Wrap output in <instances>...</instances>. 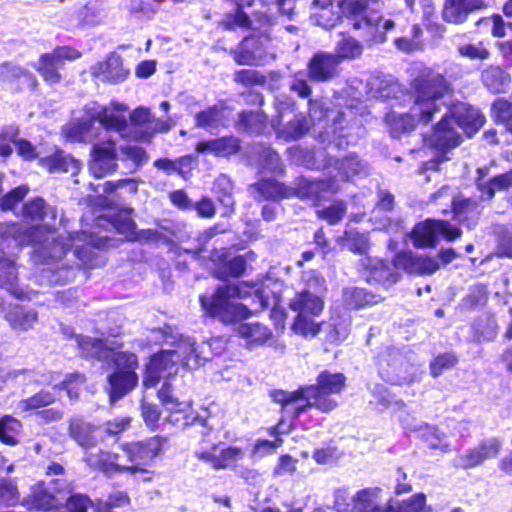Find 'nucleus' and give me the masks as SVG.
<instances>
[{
	"mask_svg": "<svg viewBox=\"0 0 512 512\" xmlns=\"http://www.w3.org/2000/svg\"><path fill=\"white\" fill-rule=\"evenodd\" d=\"M200 301L208 315L230 323L249 317L252 310L274 307L280 300L269 284L251 288L240 284L219 287L213 296L201 297Z\"/></svg>",
	"mask_w": 512,
	"mask_h": 512,
	"instance_id": "1",
	"label": "nucleus"
},
{
	"mask_svg": "<svg viewBox=\"0 0 512 512\" xmlns=\"http://www.w3.org/2000/svg\"><path fill=\"white\" fill-rule=\"evenodd\" d=\"M411 86L413 104L409 112L393 110L386 116V123L394 137L412 131L418 123H428L440 110L438 100L449 90L445 78L432 70L422 72Z\"/></svg>",
	"mask_w": 512,
	"mask_h": 512,
	"instance_id": "2",
	"label": "nucleus"
},
{
	"mask_svg": "<svg viewBox=\"0 0 512 512\" xmlns=\"http://www.w3.org/2000/svg\"><path fill=\"white\" fill-rule=\"evenodd\" d=\"M484 124V116L479 110L464 103L455 105L449 114H446L437 124L430 136L425 139L428 146L437 151L436 160L424 165V169H437V165L447 160L449 150L457 147L461 142L458 129H462L471 137Z\"/></svg>",
	"mask_w": 512,
	"mask_h": 512,
	"instance_id": "3",
	"label": "nucleus"
},
{
	"mask_svg": "<svg viewBox=\"0 0 512 512\" xmlns=\"http://www.w3.org/2000/svg\"><path fill=\"white\" fill-rule=\"evenodd\" d=\"M76 342L83 355L103 360H110L115 365V371L108 377L110 384V399L112 402L119 400L129 393L138 383L136 369L138 360L135 354L117 352L115 343H109L108 339H94L90 337H77Z\"/></svg>",
	"mask_w": 512,
	"mask_h": 512,
	"instance_id": "4",
	"label": "nucleus"
},
{
	"mask_svg": "<svg viewBox=\"0 0 512 512\" xmlns=\"http://www.w3.org/2000/svg\"><path fill=\"white\" fill-rule=\"evenodd\" d=\"M345 380L341 373L325 371L318 376L317 386L304 387L293 392L277 391L273 397L286 413L293 416H297L308 407L330 412L337 406V402L330 395L340 393L345 386Z\"/></svg>",
	"mask_w": 512,
	"mask_h": 512,
	"instance_id": "5",
	"label": "nucleus"
},
{
	"mask_svg": "<svg viewBox=\"0 0 512 512\" xmlns=\"http://www.w3.org/2000/svg\"><path fill=\"white\" fill-rule=\"evenodd\" d=\"M205 347L204 343L196 347L191 338L181 336L173 349L163 350L151 357L146 365L143 385L147 388L154 387L160 379L175 375L179 365L190 369L198 367L202 361L207 360Z\"/></svg>",
	"mask_w": 512,
	"mask_h": 512,
	"instance_id": "6",
	"label": "nucleus"
},
{
	"mask_svg": "<svg viewBox=\"0 0 512 512\" xmlns=\"http://www.w3.org/2000/svg\"><path fill=\"white\" fill-rule=\"evenodd\" d=\"M85 117L81 121H73L63 128L64 136L70 141H89L95 135L92 132V123L97 121L106 130L120 133L126 136L128 127L127 112L125 104L112 101L102 106L96 102L87 104L84 107Z\"/></svg>",
	"mask_w": 512,
	"mask_h": 512,
	"instance_id": "7",
	"label": "nucleus"
},
{
	"mask_svg": "<svg viewBox=\"0 0 512 512\" xmlns=\"http://www.w3.org/2000/svg\"><path fill=\"white\" fill-rule=\"evenodd\" d=\"M324 280H309L307 288L295 293L289 300V308L297 315L292 329L304 337H315L321 330V323L314 320L324 309Z\"/></svg>",
	"mask_w": 512,
	"mask_h": 512,
	"instance_id": "8",
	"label": "nucleus"
},
{
	"mask_svg": "<svg viewBox=\"0 0 512 512\" xmlns=\"http://www.w3.org/2000/svg\"><path fill=\"white\" fill-rule=\"evenodd\" d=\"M344 17L353 20V28L365 29L366 36L374 42H383L385 32L394 27L391 20H383L377 13H367L366 0H342L339 5Z\"/></svg>",
	"mask_w": 512,
	"mask_h": 512,
	"instance_id": "9",
	"label": "nucleus"
},
{
	"mask_svg": "<svg viewBox=\"0 0 512 512\" xmlns=\"http://www.w3.org/2000/svg\"><path fill=\"white\" fill-rule=\"evenodd\" d=\"M163 442L159 437H152L145 441L127 444V455L131 457L134 476L141 481L149 482L153 479V472L146 467L158 456L162 450Z\"/></svg>",
	"mask_w": 512,
	"mask_h": 512,
	"instance_id": "10",
	"label": "nucleus"
},
{
	"mask_svg": "<svg viewBox=\"0 0 512 512\" xmlns=\"http://www.w3.org/2000/svg\"><path fill=\"white\" fill-rule=\"evenodd\" d=\"M461 235L458 228L446 221L426 220L418 223L411 234L414 246L417 248L434 247L440 236L446 240H454Z\"/></svg>",
	"mask_w": 512,
	"mask_h": 512,
	"instance_id": "11",
	"label": "nucleus"
},
{
	"mask_svg": "<svg viewBox=\"0 0 512 512\" xmlns=\"http://www.w3.org/2000/svg\"><path fill=\"white\" fill-rule=\"evenodd\" d=\"M80 57V53L70 47L56 48L50 54H44L40 57L37 66L38 72L46 82L51 84L60 81L58 70L62 67L65 60H75Z\"/></svg>",
	"mask_w": 512,
	"mask_h": 512,
	"instance_id": "12",
	"label": "nucleus"
},
{
	"mask_svg": "<svg viewBox=\"0 0 512 512\" xmlns=\"http://www.w3.org/2000/svg\"><path fill=\"white\" fill-rule=\"evenodd\" d=\"M501 447L502 443L498 438L484 439L458 457V466L463 469H469L481 465L486 460L496 458L500 453Z\"/></svg>",
	"mask_w": 512,
	"mask_h": 512,
	"instance_id": "13",
	"label": "nucleus"
},
{
	"mask_svg": "<svg viewBox=\"0 0 512 512\" xmlns=\"http://www.w3.org/2000/svg\"><path fill=\"white\" fill-rule=\"evenodd\" d=\"M195 455L199 460L209 464L212 468L220 470L235 466L244 458L245 452L236 446L219 448V446L215 445L210 450L197 451Z\"/></svg>",
	"mask_w": 512,
	"mask_h": 512,
	"instance_id": "14",
	"label": "nucleus"
},
{
	"mask_svg": "<svg viewBox=\"0 0 512 512\" xmlns=\"http://www.w3.org/2000/svg\"><path fill=\"white\" fill-rule=\"evenodd\" d=\"M117 154L114 142L96 144L92 151L89 169L95 178H103L117 167Z\"/></svg>",
	"mask_w": 512,
	"mask_h": 512,
	"instance_id": "15",
	"label": "nucleus"
},
{
	"mask_svg": "<svg viewBox=\"0 0 512 512\" xmlns=\"http://www.w3.org/2000/svg\"><path fill=\"white\" fill-rule=\"evenodd\" d=\"M162 405L170 412L169 420L176 424L187 425L192 411L190 400H178L174 397L169 384L165 383L158 392Z\"/></svg>",
	"mask_w": 512,
	"mask_h": 512,
	"instance_id": "16",
	"label": "nucleus"
},
{
	"mask_svg": "<svg viewBox=\"0 0 512 512\" xmlns=\"http://www.w3.org/2000/svg\"><path fill=\"white\" fill-rule=\"evenodd\" d=\"M267 38L246 37L235 55V60L241 65H255L264 57Z\"/></svg>",
	"mask_w": 512,
	"mask_h": 512,
	"instance_id": "17",
	"label": "nucleus"
},
{
	"mask_svg": "<svg viewBox=\"0 0 512 512\" xmlns=\"http://www.w3.org/2000/svg\"><path fill=\"white\" fill-rule=\"evenodd\" d=\"M339 60L334 54L318 53L309 63V76L315 81H326L337 73Z\"/></svg>",
	"mask_w": 512,
	"mask_h": 512,
	"instance_id": "18",
	"label": "nucleus"
},
{
	"mask_svg": "<svg viewBox=\"0 0 512 512\" xmlns=\"http://www.w3.org/2000/svg\"><path fill=\"white\" fill-rule=\"evenodd\" d=\"M129 71L123 66L122 59L118 54L111 53L106 61L94 67V74L103 80L120 82L126 79Z\"/></svg>",
	"mask_w": 512,
	"mask_h": 512,
	"instance_id": "19",
	"label": "nucleus"
},
{
	"mask_svg": "<svg viewBox=\"0 0 512 512\" xmlns=\"http://www.w3.org/2000/svg\"><path fill=\"white\" fill-rule=\"evenodd\" d=\"M396 265L404 268L410 273L432 274L439 269L436 259L422 256H415L411 253L398 255Z\"/></svg>",
	"mask_w": 512,
	"mask_h": 512,
	"instance_id": "20",
	"label": "nucleus"
},
{
	"mask_svg": "<svg viewBox=\"0 0 512 512\" xmlns=\"http://www.w3.org/2000/svg\"><path fill=\"white\" fill-rule=\"evenodd\" d=\"M352 510L356 512H377L382 502V489L368 487L357 491L351 498Z\"/></svg>",
	"mask_w": 512,
	"mask_h": 512,
	"instance_id": "21",
	"label": "nucleus"
},
{
	"mask_svg": "<svg viewBox=\"0 0 512 512\" xmlns=\"http://www.w3.org/2000/svg\"><path fill=\"white\" fill-rule=\"evenodd\" d=\"M481 4V0H447L443 17L448 22L461 23L466 19L469 11L479 8Z\"/></svg>",
	"mask_w": 512,
	"mask_h": 512,
	"instance_id": "22",
	"label": "nucleus"
},
{
	"mask_svg": "<svg viewBox=\"0 0 512 512\" xmlns=\"http://www.w3.org/2000/svg\"><path fill=\"white\" fill-rule=\"evenodd\" d=\"M40 164L50 173L71 172L74 174L79 168V164L74 158L60 150H56L51 156L41 158Z\"/></svg>",
	"mask_w": 512,
	"mask_h": 512,
	"instance_id": "23",
	"label": "nucleus"
},
{
	"mask_svg": "<svg viewBox=\"0 0 512 512\" xmlns=\"http://www.w3.org/2000/svg\"><path fill=\"white\" fill-rule=\"evenodd\" d=\"M484 85L493 93H505L511 84V77L498 66H491L482 73Z\"/></svg>",
	"mask_w": 512,
	"mask_h": 512,
	"instance_id": "24",
	"label": "nucleus"
},
{
	"mask_svg": "<svg viewBox=\"0 0 512 512\" xmlns=\"http://www.w3.org/2000/svg\"><path fill=\"white\" fill-rule=\"evenodd\" d=\"M415 430L421 432L422 439L426 442L429 448L439 450L442 453L450 451V443L445 433L440 432L436 427L429 426L428 424H421Z\"/></svg>",
	"mask_w": 512,
	"mask_h": 512,
	"instance_id": "25",
	"label": "nucleus"
},
{
	"mask_svg": "<svg viewBox=\"0 0 512 512\" xmlns=\"http://www.w3.org/2000/svg\"><path fill=\"white\" fill-rule=\"evenodd\" d=\"M6 319L14 330L27 331L37 322L38 314L33 310L14 307L8 312Z\"/></svg>",
	"mask_w": 512,
	"mask_h": 512,
	"instance_id": "26",
	"label": "nucleus"
},
{
	"mask_svg": "<svg viewBox=\"0 0 512 512\" xmlns=\"http://www.w3.org/2000/svg\"><path fill=\"white\" fill-rule=\"evenodd\" d=\"M94 427L81 419H71L69 422V434L80 446L94 445Z\"/></svg>",
	"mask_w": 512,
	"mask_h": 512,
	"instance_id": "27",
	"label": "nucleus"
},
{
	"mask_svg": "<svg viewBox=\"0 0 512 512\" xmlns=\"http://www.w3.org/2000/svg\"><path fill=\"white\" fill-rule=\"evenodd\" d=\"M114 457V452L100 451L88 454L85 460L90 467L100 470L107 475H112L118 473L117 467H122L116 464Z\"/></svg>",
	"mask_w": 512,
	"mask_h": 512,
	"instance_id": "28",
	"label": "nucleus"
},
{
	"mask_svg": "<svg viewBox=\"0 0 512 512\" xmlns=\"http://www.w3.org/2000/svg\"><path fill=\"white\" fill-rule=\"evenodd\" d=\"M344 302L350 308H361L366 305L377 304L380 297L361 288H346L343 292Z\"/></svg>",
	"mask_w": 512,
	"mask_h": 512,
	"instance_id": "29",
	"label": "nucleus"
},
{
	"mask_svg": "<svg viewBox=\"0 0 512 512\" xmlns=\"http://www.w3.org/2000/svg\"><path fill=\"white\" fill-rule=\"evenodd\" d=\"M240 337L247 339L250 343L262 344L271 337V331L259 323H243L237 327Z\"/></svg>",
	"mask_w": 512,
	"mask_h": 512,
	"instance_id": "30",
	"label": "nucleus"
},
{
	"mask_svg": "<svg viewBox=\"0 0 512 512\" xmlns=\"http://www.w3.org/2000/svg\"><path fill=\"white\" fill-rule=\"evenodd\" d=\"M22 425L16 418L6 415L0 419V441L7 445H16Z\"/></svg>",
	"mask_w": 512,
	"mask_h": 512,
	"instance_id": "31",
	"label": "nucleus"
},
{
	"mask_svg": "<svg viewBox=\"0 0 512 512\" xmlns=\"http://www.w3.org/2000/svg\"><path fill=\"white\" fill-rule=\"evenodd\" d=\"M363 52L362 44L353 37L342 36V39L337 43L336 54L337 59H354L359 57Z\"/></svg>",
	"mask_w": 512,
	"mask_h": 512,
	"instance_id": "32",
	"label": "nucleus"
},
{
	"mask_svg": "<svg viewBox=\"0 0 512 512\" xmlns=\"http://www.w3.org/2000/svg\"><path fill=\"white\" fill-rule=\"evenodd\" d=\"M25 503L29 509H51L56 507L60 502L39 485L25 500Z\"/></svg>",
	"mask_w": 512,
	"mask_h": 512,
	"instance_id": "33",
	"label": "nucleus"
},
{
	"mask_svg": "<svg viewBox=\"0 0 512 512\" xmlns=\"http://www.w3.org/2000/svg\"><path fill=\"white\" fill-rule=\"evenodd\" d=\"M512 187V170L508 173L494 177L485 185H479L481 198L490 200L494 197L496 190H507Z\"/></svg>",
	"mask_w": 512,
	"mask_h": 512,
	"instance_id": "34",
	"label": "nucleus"
},
{
	"mask_svg": "<svg viewBox=\"0 0 512 512\" xmlns=\"http://www.w3.org/2000/svg\"><path fill=\"white\" fill-rule=\"evenodd\" d=\"M66 506L69 512H103L98 504L93 503L87 496L77 494L71 496Z\"/></svg>",
	"mask_w": 512,
	"mask_h": 512,
	"instance_id": "35",
	"label": "nucleus"
},
{
	"mask_svg": "<svg viewBox=\"0 0 512 512\" xmlns=\"http://www.w3.org/2000/svg\"><path fill=\"white\" fill-rule=\"evenodd\" d=\"M498 324L492 317H488L484 322H478L474 325L475 338L477 341H493L496 338Z\"/></svg>",
	"mask_w": 512,
	"mask_h": 512,
	"instance_id": "36",
	"label": "nucleus"
},
{
	"mask_svg": "<svg viewBox=\"0 0 512 512\" xmlns=\"http://www.w3.org/2000/svg\"><path fill=\"white\" fill-rule=\"evenodd\" d=\"M55 397L46 391H41L32 397L22 400L18 404V409L22 412H26L33 409H38L53 403Z\"/></svg>",
	"mask_w": 512,
	"mask_h": 512,
	"instance_id": "37",
	"label": "nucleus"
},
{
	"mask_svg": "<svg viewBox=\"0 0 512 512\" xmlns=\"http://www.w3.org/2000/svg\"><path fill=\"white\" fill-rule=\"evenodd\" d=\"M307 130L306 121L303 117H296L289 122L283 129L278 130L279 137L284 140H296L300 138Z\"/></svg>",
	"mask_w": 512,
	"mask_h": 512,
	"instance_id": "38",
	"label": "nucleus"
},
{
	"mask_svg": "<svg viewBox=\"0 0 512 512\" xmlns=\"http://www.w3.org/2000/svg\"><path fill=\"white\" fill-rule=\"evenodd\" d=\"M398 503L402 512H432V508L427 505L426 496L423 493L415 494Z\"/></svg>",
	"mask_w": 512,
	"mask_h": 512,
	"instance_id": "39",
	"label": "nucleus"
},
{
	"mask_svg": "<svg viewBox=\"0 0 512 512\" xmlns=\"http://www.w3.org/2000/svg\"><path fill=\"white\" fill-rule=\"evenodd\" d=\"M0 279L2 285L6 286L9 291L15 293L14 283L17 276L14 264L10 259L0 260Z\"/></svg>",
	"mask_w": 512,
	"mask_h": 512,
	"instance_id": "40",
	"label": "nucleus"
},
{
	"mask_svg": "<svg viewBox=\"0 0 512 512\" xmlns=\"http://www.w3.org/2000/svg\"><path fill=\"white\" fill-rule=\"evenodd\" d=\"M461 56L472 60H486L490 56L488 49L482 44H466L458 48Z\"/></svg>",
	"mask_w": 512,
	"mask_h": 512,
	"instance_id": "41",
	"label": "nucleus"
},
{
	"mask_svg": "<svg viewBox=\"0 0 512 512\" xmlns=\"http://www.w3.org/2000/svg\"><path fill=\"white\" fill-rule=\"evenodd\" d=\"M112 225L126 239H135V224L128 214L120 215L115 218Z\"/></svg>",
	"mask_w": 512,
	"mask_h": 512,
	"instance_id": "42",
	"label": "nucleus"
},
{
	"mask_svg": "<svg viewBox=\"0 0 512 512\" xmlns=\"http://www.w3.org/2000/svg\"><path fill=\"white\" fill-rule=\"evenodd\" d=\"M195 119L198 127H213L221 120V111L216 107H211L198 113Z\"/></svg>",
	"mask_w": 512,
	"mask_h": 512,
	"instance_id": "43",
	"label": "nucleus"
},
{
	"mask_svg": "<svg viewBox=\"0 0 512 512\" xmlns=\"http://www.w3.org/2000/svg\"><path fill=\"white\" fill-rule=\"evenodd\" d=\"M456 363L457 358L451 353L439 355L430 364L431 374L438 377L443 370L453 367Z\"/></svg>",
	"mask_w": 512,
	"mask_h": 512,
	"instance_id": "44",
	"label": "nucleus"
},
{
	"mask_svg": "<svg viewBox=\"0 0 512 512\" xmlns=\"http://www.w3.org/2000/svg\"><path fill=\"white\" fill-rule=\"evenodd\" d=\"M264 117L257 112H246L240 115V125L251 132H259L262 129Z\"/></svg>",
	"mask_w": 512,
	"mask_h": 512,
	"instance_id": "45",
	"label": "nucleus"
},
{
	"mask_svg": "<svg viewBox=\"0 0 512 512\" xmlns=\"http://www.w3.org/2000/svg\"><path fill=\"white\" fill-rule=\"evenodd\" d=\"M29 188L27 186H19L13 191L5 195L0 201V207L2 210H10L17 203H19L28 193Z\"/></svg>",
	"mask_w": 512,
	"mask_h": 512,
	"instance_id": "46",
	"label": "nucleus"
},
{
	"mask_svg": "<svg viewBox=\"0 0 512 512\" xmlns=\"http://www.w3.org/2000/svg\"><path fill=\"white\" fill-rule=\"evenodd\" d=\"M215 156L226 157L237 152L239 149L238 140L233 137L215 139Z\"/></svg>",
	"mask_w": 512,
	"mask_h": 512,
	"instance_id": "47",
	"label": "nucleus"
},
{
	"mask_svg": "<svg viewBox=\"0 0 512 512\" xmlns=\"http://www.w3.org/2000/svg\"><path fill=\"white\" fill-rule=\"evenodd\" d=\"M346 245L349 250L364 254L368 249V240L365 235L350 231L347 233Z\"/></svg>",
	"mask_w": 512,
	"mask_h": 512,
	"instance_id": "48",
	"label": "nucleus"
},
{
	"mask_svg": "<svg viewBox=\"0 0 512 512\" xmlns=\"http://www.w3.org/2000/svg\"><path fill=\"white\" fill-rule=\"evenodd\" d=\"M492 113L497 121L505 125L512 116V105L505 99H497L492 106Z\"/></svg>",
	"mask_w": 512,
	"mask_h": 512,
	"instance_id": "49",
	"label": "nucleus"
},
{
	"mask_svg": "<svg viewBox=\"0 0 512 512\" xmlns=\"http://www.w3.org/2000/svg\"><path fill=\"white\" fill-rule=\"evenodd\" d=\"M346 211V207L342 202H337L323 210L318 211L319 217L327 220L329 223L333 224L342 219L344 213Z\"/></svg>",
	"mask_w": 512,
	"mask_h": 512,
	"instance_id": "50",
	"label": "nucleus"
},
{
	"mask_svg": "<svg viewBox=\"0 0 512 512\" xmlns=\"http://www.w3.org/2000/svg\"><path fill=\"white\" fill-rule=\"evenodd\" d=\"M129 502L130 499L126 493L115 492L108 497L105 503H99L98 507H101L103 512H110L113 508L127 506Z\"/></svg>",
	"mask_w": 512,
	"mask_h": 512,
	"instance_id": "51",
	"label": "nucleus"
},
{
	"mask_svg": "<svg viewBox=\"0 0 512 512\" xmlns=\"http://www.w3.org/2000/svg\"><path fill=\"white\" fill-rule=\"evenodd\" d=\"M85 378L80 374H71L61 382V389L67 390V394L70 398L78 397V390L84 384Z\"/></svg>",
	"mask_w": 512,
	"mask_h": 512,
	"instance_id": "52",
	"label": "nucleus"
},
{
	"mask_svg": "<svg viewBox=\"0 0 512 512\" xmlns=\"http://www.w3.org/2000/svg\"><path fill=\"white\" fill-rule=\"evenodd\" d=\"M114 459L116 464L123 467H117L118 473H129L134 476L133 469H137V466H132L131 457L127 455V444L122 445L117 452H114Z\"/></svg>",
	"mask_w": 512,
	"mask_h": 512,
	"instance_id": "53",
	"label": "nucleus"
},
{
	"mask_svg": "<svg viewBox=\"0 0 512 512\" xmlns=\"http://www.w3.org/2000/svg\"><path fill=\"white\" fill-rule=\"evenodd\" d=\"M282 444L281 438H276L274 441L259 439L256 441L252 453L253 455L263 457L273 453Z\"/></svg>",
	"mask_w": 512,
	"mask_h": 512,
	"instance_id": "54",
	"label": "nucleus"
},
{
	"mask_svg": "<svg viewBox=\"0 0 512 512\" xmlns=\"http://www.w3.org/2000/svg\"><path fill=\"white\" fill-rule=\"evenodd\" d=\"M344 177L350 178L364 170V165L356 156H349L344 159L340 167Z\"/></svg>",
	"mask_w": 512,
	"mask_h": 512,
	"instance_id": "55",
	"label": "nucleus"
},
{
	"mask_svg": "<svg viewBox=\"0 0 512 512\" xmlns=\"http://www.w3.org/2000/svg\"><path fill=\"white\" fill-rule=\"evenodd\" d=\"M314 17L317 25L325 29L335 27L339 20V16L333 13L330 7L323 8L319 13L315 14Z\"/></svg>",
	"mask_w": 512,
	"mask_h": 512,
	"instance_id": "56",
	"label": "nucleus"
},
{
	"mask_svg": "<svg viewBox=\"0 0 512 512\" xmlns=\"http://www.w3.org/2000/svg\"><path fill=\"white\" fill-rule=\"evenodd\" d=\"M191 157H183L178 161L174 162L169 159H158L154 162V166L164 172L170 174L177 171L179 174H183L182 164L184 162H190Z\"/></svg>",
	"mask_w": 512,
	"mask_h": 512,
	"instance_id": "57",
	"label": "nucleus"
},
{
	"mask_svg": "<svg viewBox=\"0 0 512 512\" xmlns=\"http://www.w3.org/2000/svg\"><path fill=\"white\" fill-rule=\"evenodd\" d=\"M249 23L248 16L239 8L236 9L234 14H228L222 21V26L226 29L234 27H246Z\"/></svg>",
	"mask_w": 512,
	"mask_h": 512,
	"instance_id": "58",
	"label": "nucleus"
},
{
	"mask_svg": "<svg viewBox=\"0 0 512 512\" xmlns=\"http://www.w3.org/2000/svg\"><path fill=\"white\" fill-rule=\"evenodd\" d=\"M452 204L454 214L459 220L462 219V214L472 212L477 209L476 201L468 198H463L461 196L454 198Z\"/></svg>",
	"mask_w": 512,
	"mask_h": 512,
	"instance_id": "59",
	"label": "nucleus"
},
{
	"mask_svg": "<svg viewBox=\"0 0 512 512\" xmlns=\"http://www.w3.org/2000/svg\"><path fill=\"white\" fill-rule=\"evenodd\" d=\"M487 300V292L484 287L475 288L471 294L463 299V306L465 308H474L479 305H484Z\"/></svg>",
	"mask_w": 512,
	"mask_h": 512,
	"instance_id": "60",
	"label": "nucleus"
},
{
	"mask_svg": "<svg viewBox=\"0 0 512 512\" xmlns=\"http://www.w3.org/2000/svg\"><path fill=\"white\" fill-rule=\"evenodd\" d=\"M44 213V201L40 198L30 201L24 207L25 216L31 220L42 219Z\"/></svg>",
	"mask_w": 512,
	"mask_h": 512,
	"instance_id": "61",
	"label": "nucleus"
},
{
	"mask_svg": "<svg viewBox=\"0 0 512 512\" xmlns=\"http://www.w3.org/2000/svg\"><path fill=\"white\" fill-rule=\"evenodd\" d=\"M151 120L152 116L148 108L139 107L130 113V121L134 126L149 124Z\"/></svg>",
	"mask_w": 512,
	"mask_h": 512,
	"instance_id": "62",
	"label": "nucleus"
},
{
	"mask_svg": "<svg viewBox=\"0 0 512 512\" xmlns=\"http://www.w3.org/2000/svg\"><path fill=\"white\" fill-rule=\"evenodd\" d=\"M315 461L319 464H329L339 457V453L335 448L317 449L313 455Z\"/></svg>",
	"mask_w": 512,
	"mask_h": 512,
	"instance_id": "63",
	"label": "nucleus"
},
{
	"mask_svg": "<svg viewBox=\"0 0 512 512\" xmlns=\"http://www.w3.org/2000/svg\"><path fill=\"white\" fill-rule=\"evenodd\" d=\"M334 509L337 512H348L352 509V502L349 501V496L345 489H339L335 492Z\"/></svg>",
	"mask_w": 512,
	"mask_h": 512,
	"instance_id": "64",
	"label": "nucleus"
}]
</instances>
